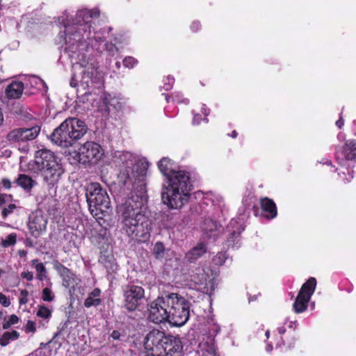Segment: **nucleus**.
I'll return each instance as SVG.
<instances>
[{
  "label": "nucleus",
  "mask_w": 356,
  "mask_h": 356,
  "mask_svg": "<svg viewBox=\"0 0 356 356\" xmlns=\"http://www.w3.org/2000/svg\"><path fill=\"white\" fill-rule=\"evenodd\" d=\"M101 290L98 288L95 289L91 291L87 298L84 301V306L87 308L92 306L97 307L102 302L101 298Z\"/></svg>",
  "instance_id": "393cba45"
},
{
  "label": "nucleus",
  "mask_w": 356,
  "mask_h": 356,
  "mask_svg": "<svg viewBox=\"0 0 356 356\" xmlns=\"http://www.w3.org/2000/svg\"><path fill=\"white\" fill-rule=\"evenodd\" d=\"M138 63V60L131 56L125 57L123 60V65L128 68H133Z\"/></svg>",
  "instance_id": "e433bc0d"
},
{
  "label": "nucleus",
  "mask_w": 356,
  "mask_h": 356,
  "mask_svg": "<svg viewBox=\"0 0 356 356\" xmlns=\"http://www.w3.org/2000/svg\"><path fill=\"white\" fill-rule=\"evenodd\" d=\"M36 316L38 317L42 318L45 321L44 323L41 322L42 326H44L46 323H48L49 319L51 316V311L48 309L47 307L44 305H41L39 307L38 310L36 313Z\"/></svg>",
  "instance_id": "c85d7f7f"
},
{
  "label": "nucleus",
  "mask_w": 356,
  "mask_h": 356,
  "mask_svg": "<svg viewBox=\"0 0 356 356\" xmlns=\"http://www.w3.org/2000/svg\"><path fill=\"white\" fill-rule=\"evenodd\" d=\"M356 157V141L354 140H347L344 145L343 149L337 152V159L346 160H353Z\"/></svg>",
  "instance_id": "a211bd4d"
},
{
  "label": "nucleus",
  "mask_w": 356,
  "mask_h": 356,
  "mask_svg": "<svg viewBox=\"0 0 356 356\" xmlns=\"http://www.w3.org/2000/svg\"><path fill=\"white\" fill-rule=\"evenodd\" d=\"M120 333L117 331V330H114L112 332L111 334V337L114 339V340H119L120 338Z\"/></svg>",
  "instance_id": "49530a36"
},
{
  "label": "nucleus",
  "mask_w": 356,
  "mask_h": 356,
  "mask_svg": "<svg viewBox=\"0 0 356 356\" xmlns=\"http://www.w3.org/2000/svg\"><path fill=\"white\" fill-rule=\"evenodd\" d=\"M40 128L35 126L31 128H18L10 131L7 139L11 143L26 142L35 139L40 133Z\"/></svg>",
  "instance_id": "4468645a"
},
{
  "label": "nucleus",
  "mask_w": 356,
  "mask_h": 356,
  "mask_svg": "<svg viewBox=\"0 0 356 356\" xmlns=\"http://www.w3.org/2000/svg\"><path fill=\"white\" fill-rule=\"evenodd\" d=\"M27 85H29L31 88H40V86L43 88H47L46 83L43 81L42 79L36 76H30L27 79Z\"/></svg>",
  "instance_id": "7c9ffc66"
},
{
  "label": "nucleus",
  "mask_w": 356,
  "mask_h": 356,
  "mask_svg": "<svg viewBox=\"0 0 356 356\" xmlns=\"http://www.w3.org/2000/svg\"><path fill=\"white\" fill-rule=\"evenodd\" d=\"M105 48L110 56H114L118 51V49L112 43H106Z\"/></svg>",
  "instance_id": "4c0bfd02"
},
{
  "label": "nucleus",
  "mask_w": 356,
  "mask_h": 356,
  "mask_svg": "<svg viewBox=\"0 0 356 356\" xmlns=\"http://www.w3.org/2000/svg\"><path fill=\"white\" fill-rule=\"evenodd\" d=\"M32 264L35 266L37 271V277L39 280L43 281L47 278V270L42 263H39L38 259L32 260Z\"/></svg>",
  "instance_id": "cd10ccee"
},
{
  "label": "nucleus",
  "mask_w": 356,
  "mask_h": 356,
  "mask_svg": "<svg viewBox=\"0 0 356 356\" xmlns=\"http://www.w3.org/2000/svg\"><path fill=\"white\" fill-rule=\"evenodd\" d=\"M124 307L135 311L145 297L144 289L139 286H130L124 291Z\"/></svg>",
  "instance_id": "ddd939ff"
},
{
  "label": "nucleus",
  "mask_w": 356,
  "mask_h": 356,
  "mask_svg": "<svg viewBox=\"0 0 356 356\" xmlns=\"http://www.w3.org/2000/svg\"><path fill=\"white\" fill-rule=\"evenodd\" d=\"M0 304H1L3 307H8L10 305V300L3 293H0Z\"/></svg>",
  "instance_id": "79ce46f5"
},
{
  "label": "nucleus",
  "mask_w": 356,
  "mask_h": 356,
  "mask_svg": "<svg viewBox=\"0 0 356 356\" xmlns=\"http://www.w3.org/2000/svg\"><path fill=\"white\" fill-rule=\"evenodd\" d=\"M182 348L179 338L167 336L158 330L150 331L144 341L146 356H173L181 353Z\"/></svg>",
  "instance_id": "20e7f679"
},
{
  "label": "nucleus",
  "mask_w": 356,
  "mask_h": 356,
  "mask_svg": "<svg viewBox=\"0 0 356 356\" xmlns=\"http://www.w3.org/2000/svg\"><path fill=\"white\" fill-rule=\"evenodd\" d=\"M202 111L205 116H207L209 114V110L207 108L206 105L204 104L202 106Z\"/></svg>",
  "instance_id": "3c124183"
},
{
  "label": "nucleus",
  "mask_w": 356,
  "mask_h": 356,
  "mask_svg": "<svg viewBox=\"0 0 356 356\" xmlns=\"http://www.w3.org/2000/svg\"><path fill=\"white\" fill-rule=\"evenodd\" d=\"M232 136L233 138H236V136H237V132H236V131H232Z\"/></svg>",
  "instance_id": "680f3d73"
},
{
  "label": "nucleus",
  "mask_w": 356,
  "mask_h": 356,
  "mask_svg": "<svg viewBox=\"0 0 356 356\" xmlns=\"http://www.w3.org/2000/svg\"><path fill=\"white\" fill-rule=\"evenodd\" d=\"M17 241V234L11 233L2 240L1 244L3 247H9L13 245Z\"/></svg>",
  "instance_id": "72a5a7b5"
},
{
  "label": "nucleus",
  "mask_w": 356,
  "mask_h": 356,
  "mask_svg": "<svg viewBox=\"0 0 356 356\" xmlns=\"http://www.w3.org/2000/svg\"><path fill=\"white\" fill-rule=\"evenodd\" d=\"M21 277L31 281L33 279V273L30 271H24L21 273Z\"/></svg>",
  "instance_id": "37998d69"
},
{
  "label": "nucleus",
  "mask_w": 356,
  "mask_h": 356,
  "mask_svg": "<svg viewBox=\"0 0 356 356\" xmlns=\"http://www.w3.org/2000/svg\"><path fill=\"white\" fill-rule=\"evenodd\" d=\"M260 202L262 210L268 213L266 215V218L273 219L277 216V208L275 202L272 200L268 197H264L261 199Z\"/></svg>",
  "instance_id": "5701e85b"
},
{
  "label": "nucleus",
  "mask_w": 356,
  "mask_h": 356,
  "mask_svg": "<svg viewBox=\"0 0 356 356\" xmlns=\"http://www.w3.org/2000/svg\"><path fill=\"white\" fill-rule=\"evenodd\" d=\"M27 302H28L27 297H22L19 299V304L20 305H24V304L27 303Z\"/></svg>",
  "instance_id": "603ef678"
},
{
  "label": "nucleus",
  "mask_w": 356,
  "mask_h": 356,
  "mask_svg": "<svg viewBox=\"0 0 356 356\" xmlns=\"http://www.w3.org/2000/svg\"><path fill=\"white\" fill-rule=\"evenodd\" d=\"M100 232L102 236H106V233H107V230L104 228H101Z\"/></svg>",
  "instance_id": "bf43d9fd"
},
{
  "label": "nucleus",
  "mask_w": 356,
  "mask_h": 356,
  "mask_svg": "<svg viewBox=\"0 0 356 356\" xmlns=\"http://www.w3.org/2000/svg\"><path fill=\"white\" fill-rule=\"evenodd\" d=\"M86 197L90 213L95 218H102L99 214L108 213L111 208L109 196L99 183L89 184L86 188Z\"/></svg>",
  "instance_id": "0eeeda50"
},
{
  "label": "nucleus",
  "mask_w": 356,
  "mask_h": 356,
  "mask_svg": "<svg viewBox=\"0 0 356 356\" xmlns=\"http://www.w3.org/2000/svg\"><path fill=\"white\" fill-rule=\"evenodd\" d=\"M16 209V206L14 204H9L6 208L2 211V216L3 218H6L9 214L13 212Z\"/></svg>",
  "instance_id": "a19ab883"
},
{
  "label": "nucleus",
  "mask_w": 356,
  "mask_h": 356,
  "mask_svg": "<svg viewBox=\"0 0 356 356\" xmlns=\"http://www.w3.org/2000/svg\"><path fill=\"white\" fill-rule=\"evenodd\" d=\"M316 286V280L314 277H310L303 284L293 305L296 313H302L307 310L308 302L314 294Z\"/></svg>",
  "instance_id": "f8f14e48"
},
{
  "label": "nucleus",
  "mask_w": 356,
  "mask_h": 356,
  "mask_svg": "<svg viewBox=\"0 0 356 356\" xmlns=\"http://www.w3.org/2000/svg\"><path fill=\"white\" fill-rule=\"evenodd\" d=\"M201 116L199 115V114H195L194 116H193V124H195V125H197L200 124V120H201Z\"/></svg>",
  "instance_id": "de8ad7c7"
},
{
  "label": "nucleus",
  "mask_w": 356,
  "mask_h": 356,
  "mask_svg": "<svg viewBox=\"0 0 356 356\" xmlns=\"http://www.w3.org/2000/svg\"><path fill=\"white\" fill-rule=\"evenodd\" d=\"M25 332H32L35 333L36 332L35 323L32 321H28L25 325Z\"/></svg>",
  "instance_id": "58836bf2"
},
{
  "label": "nucleus",
  "mask_w": 356,
  "mask_h": 356,
  "mask_svg": "<svg viewBox=\"0 0 356 356\" xmlns=\"http://www.w3.org/2000/svg\"><path fill=\"white\" fill-rule=\"evenodd\" d=\"M165 99H166V101H167V102H169V98H168V97H167V96H166V97H165Z\"/></svg>",
  "instance_id": "774afa93"
},
{
  "label": "nucleus",
  "mask_w": 356,
  "mask_h": 356,
  "mask_svg": "<svg viewBox=\"0 0 356 356\" xmlns=\"http://www.w3.org/2000/svg\"><path fill=\"white\" fill-rule=\"evenodd\" d=\"M5 198H6L5 195H0V207L6 202Z\"/></svg>",
  "instance_id": "5fc2aeb1"
},
{
  "label": "nucleus",
  "mask_w": 356,
  "mask_h": 356,
  "mask_svg": "<svg viewBox=\"0 0 356 356\" xmlns=\"http://www.w3.org/2000/svg\"><path fill=\"white\" fill-rule=\"evenodd\" d=\"M161 172L166 177L167 181L162 188L163 202L171 209H179L189 197L191 184L188 172L177 170L175 163L164 157L158 163Z\"/></svg>",
  "instance_id": "7ed1b4c3"
},
{
  "label": "nucleus",
  "mask_w": 356,
  "mask_h": 356,
  "mask_svg": "<svg viewBox=\"0 0 356 356\" xmlns=\"http://www.w3.org/2000/svg\"><path fill=\"white\" fill-rule=\"evenodd\" d=\"M227 229L230 232V236L227 240V245L232 248L236 247L240 241V234L244 229L243 223L241 221L232 219L229 222Z\"/></svg>",
  "instance_id": "f3484780"
},
{
  "label": "nucleus",
  "mask_w": 356,
  "mask_h": 356,
  "mask_svg": "<svg viewBox=\"0 0 356 356\" xmlns=\"http://www.w3.org/2000/svg\"><path fill=\"white\" fill-rule=\"evenodd\" d=\"M172 100L177 103H181V102H183L185 104L188 103V100L187 99H184L183 97V95L179 92H175V94H173Z\"/></svg>",
  "instance_id": "ea45409f"
},
{
  "label": "nucleus",
  "mask_w": 356,
  "mask_h": 356,
  "mask_svg": "<svg viewBox=\"0 0 356 356\" xmlns=\"http://www.w3.org/2000/svg\"><path fill=\"white\" fill-rule=\"evenodd\" d=\"M265 335L266 337V338H269L270 337V331L269 330H267L265 333Z\"/></svg>",
  "instance_id": "0e129e2a"
},
{
  "label": "nucleus",
  "mask_w": 356,
  "mask_h": 356,
  "mask_svg": "<svg viewBox=\"0 0 356 356\" xmlns=\"http://www.w3.org/2000/svg\"><path fill=\"white\" fill-rule=\"evenodd\" d=\"M17 185L21 186L26 191H31L32 188L36 184V182L26 175H19L16 179Z\"/></svg>",
  "instance_id": "a878e982"
},
{
  "label": "nucleus",
  "mask_w": 356,
  "mask_h": 356,
  "mask_svg": "<svg viewBox=\"0 0 356 356\" xmlns=\"http://www.w3.org/2000/svg\"><path fill=\"white\" fill-rule=\"evenodd\" d=\"M30 170L41 172L46 181L53 184L63 173L58 158L51 151L42 149L35 154L34 161L29 164Z\"/></svg>",
  "instance_id": "423d86ee"
},
{
  "label": "nucleus",
  "mask_w": 356,
  "mask_h": 356,
  "mask_svg": "<svg viewBox=\"0 0 356 356\" xmlns=\"http://www.w3.org/2000/svg\"><path fill=\"white\" fill-rule=\"evenodd\" d=\"M200 348L202 356H218L213 339L208 338L207 341L201 343Z\"/></svg>",
  "instance_id": "b1692460"
},
{
  "label": "nucleus",
  "mask_w": 356,
  "mask_h": 356,
  "mask_svg": "<svg viewBox=\"0 0 356 356\" xmlns=\"http://www.w3.org/2000/svg\"><path fill=\"white\" fill-rule=\"evenodd\" d=\"M266 350L267 352H270L273 350V346L271 344H268Z\"/></svg>",
  "instance_id": "13d9d810"
},
{
  "label": "nucleus",
  "mask_w": 356,
  "mask_h": 356,
  "mask_svg": "<svg viewBox=\"0 0 356 356\" xmlns=\"http://www.w3.org/2000/svg\"><path fill=\"white\" fill-rule=\"evenodd\" d=\"M168 83H165L164 89L165 90H170L172 88V84L174 83V79L170 76L167 77Z\"/></svg>",
  "instance_id": "c03bdc74"
},
{
  "label": "nucleus",
  "mask_w": 356,
  "mask_h": 356,
  "mask_svg": "<svg viewBox=\"0 0 356 356\" xmlns=\"http://www.w3.org/2000/svg\"><path fill=\"white\" fill-rule=\"evenodd\" d=\"M204 120L207 123L208 122V120H207V118H205L204 119Z\"/></svg>",
  "instance_id": "338daca9"
},
{
  "label": "nucleus",
  "mask_w": 356,
  "mask_h": 356,
  "mask_svg": "<svg viewBox=\"0 0 356 356\" xmlns=\"http://www.w3.org/2000/svg\"><path fill=\"white\" fill-rule=\"evenodd\" d=\"M277 331L280 334H284L286 332V329L283 326H281L277 327Z\"/></svg>",
  "instance_id": "864d4df0"
},
{
  "label": "nucleus",
  "mask_w": 356,
  "mask_h": 356,
  "mask_svg": "<svg viewBox=\"0 0 356 356\" xmlns=\"http://www.w3.org/2000/svg\"><path fill=\"white\" fill-rule=\"evenodd\" d=\"M338 175L344 184L349 183L353 178V171L343 166L338 169Z\"/></svg>",
  "instance_id": "c756f323"
},
{
  "label": "nucleus",
  "mask_w": 356,
  "mask_h": 356,
  "mask_svg": "<svg viewBox=\"0 0 356 356\" xmlns=\"http://www.w3.org/2000/svg\"><path fill=\"white\" fill-rule=\"evenodd\" d=\"M219 226L217 222L211 219H207L202 225V230L208 238L215 241L218 236Z\"/></svg>",
  "instance_id": "412c9836"
},
{
  "label": "nucleus",
  "mask_w": 356,
  "mask_h": 356,
  "mask_svg": "<svg viewBox=\"0 0 356 356\" xmlns=\"http://www.w3.org/2000/svg\"><path fill=\"white\" fill-rule=\"evenodd\" d=\"M42 298L44 301L51 302L54 299V295L49 288H44L42 290Z\"/></svg>",
  "instance_id": "c9c22d12"
},
{
  "label": "nucleus",
  "mask_w": 356,
  "mask_h": 356,
  "mask_svg": "<svg viewBox=\"0 0 356 356\" xmlns=\"http://www.w3.org/2000/svg\"><path fill=\"white\" fill-rule=\"evenodd\" d=\"M200 28V23L198 22H193L191 24V29L193 31H197Z\"/></svg>",
  "instance_id": "09e8293b"
},
{
  "label": "nucleus",
  "mask_w": 356,
  "mask_h": 356,
  "mask_svg": "<svg viewBox=\"0 0 356 356\" xmlns=\"http://www.w3.org/2000/svg\"><path fill=\"white\" fill-rule=\"evenodd\" d=\"M19 319L17 316L15 314L10 315L7 320H5L3 323V328L4 330L8 329L10 326L17 324L19 322Z\"/></svg>",
  "instance_id": "f704fd0d"
},
{
  "label": "nucleus",
  "mask_w": 356,
  "mask_h": 356,
  "mask_svg": "<svg viewBox=\"0 0 356 356\" xmlns=\"http://www.w3.org/2000/svg\"><path fill=\"white\" fill-rule=\"evenodd\" d=\"M100 12L97 8H84L79 10L74 18L64 19V31L59 33V42L65 44V51L71 58L74 74L70 81L72 87L79 81L84 88L92 87L101 82L102 76L97 65L91 62V51H100L104 40L102 36L91 31V21L97 18Z\"/></svg>",
  "instance_id": "f257e3e1"
},
{
  "label": "nucleus",
  "mask_w": 356,
  "mask_h": 356,
  "mask_svg": "<svg viewBox=\"0 0 356 356\" xmlns=\"http://www.w3.org/2000/svg\"><path fill=\"white\" fill-rule=\"evenodd\" d=\"M47 200H48V201H51V202H56V200L53 197H47Z\"/></svg>",
  "instance_id": "e2e57ef3"
},
{
  "label": "nucleus",
  "mask_w": 356,
  "mask_h": 356,
  "mask_svg": "<svg viewBox=\"0 0 356 356\" xmlns=\"http://www.w3.org/2000/svg\"><path fill=\"white\" fill-rule=\"evenodd\" d=\"M207 251V245L204 242H200L186 254L185 259L190 263L195 262L204 255Z\"/></svg>",
  "instance_id": "6ab92c4d"
},
{
  "label": "nucleus",
  "mask_w": 356,
  "mask_h": 356,
  "mask_svg": "<svg viewBox=\"0 0 356 356\" xmlns=\"http://www.w3.org/2000/svg\"><path fill=\"white\" fill-rule=\"evenodd\" d=\"M296 324H297L296 321H289V327H296Z\"/></svg>",
  "instance_id": "4d7b16f0"
},
{
  "label": "nucleus",
  "mask_w": 356,
  "mask_h": 356,
  "mask_svg": "<svg viewBox=\"0 0 356 356\" xmlns=\"http://www.w3.org/2000/svg\"><path fill=\"white\" fill-rule=\"evenodd\" d=\"M289 318H286V319H285V321H284V323L286 324V323H287V322H289Z\"/></svg>",
  "instance_id": "69168bd1"
},
{
  "label": "nucleus",
  "mask_w": 356,
  "mask_h": 356,
  "mask_svg": "<svg viewBox=\"0 0 356 356\" xmlns=\"http://www.w3.org/2000/svg\"><path fill=\"white\" fill-rule=\"evenodd\" d=\"M2 184L3 187L6 189H9L11 188V181L8 179H2Z\"/></svg>",
  "instance_id": "a18cd8bd"
},
{
  "label": "nucleus",
  "mask_w": 356,
  "mask_h": 356,
  "mask_svg": "<svg viewBox=\"0 0 356 356\" xmlns=\"http://www.w3.org/2000/svg\"><path fill=\"white\" fill-rule=\"evenodd\" d=\"M228 259V256L226 252H218L213 259L212 263L217 266L223 265Z\"/></svg>",
  "instance_id": "2f4dec72"
},
{
  "label": "nucleus",
  "mask_w": 356,
  "mask_h": 356,
  "mask_svg": "<svg viewBox=\"0 0 356 356\" xmlns=\"http://www.w3.org/2000/svg\"><path fill=\"white\" fill-rule=\"evenodd\" d=\"M29 219L28 227L33 236L37 237L45 231L47 219L41 211L33 212Z\"/></svg>",
  "instance_id": "2eb2a0df"
},
{
  "label": "nucleus",
  "mask_w": 356,
  "mask_h": 356,
  "mask_svg": "<svg viewBox=\"0 0 356 356\" xmlns=\"http://www.w3.org/2000/svg\"><path fill=\"white\" fill-rule=\"evenodd\" d=\"M86 132L87 127L84 122L76 118H70L54 129L51 138L57 145L68 147L82 138Z\"/></svg>",
  "instance_id": "39448f33"
},
{
  "label": "nucleus",
  "mask_w": 356,
  "mask_h": 356,
  "mask_svg": "<svg viewBox=\"0 0 356 356\" xmlns=\"http://www.w3.org/2000/svg\"><path fill=\"white\" fill-rule=\"evenodd\" d=\"M54 268L57 270L63 280V285L68 287L74 282V275L70 270L61 264L56 262L54 264Z\"/></svg>",
  "instance_id": "aec40b11"
},
{
  "label": "nucleus",
  "mask_w": 356,
  "mask_h": 356,
  "mask_svg": "<svg viewBox=\"0 0 356 356\" xmlns=\"http://www.w3.org/2000/svg\"><path fill=\"white\" fill-rule=\"evenodd\" d=\"M115 162L119 168V182L127 188L138 184L140 190L131 193L119 207L122 231L130 238L145 242L149 239L152 221L146 215L147 196L145 179L147 175L148 163L137 160L129 152H118Z\"/></svg>",
  "instance_id": "f03ea898"
},
{
  "label": "nucleus",
  "mask_w": 356,
  "mask_h": 356,
  "mask_svg": "<svg viewBox=\"0 0 356 356\" xmlns=\"http://www.w3.org/2000/svg\"><path fill=\"white\" fill-rule=\"evenodd\" d=\"M19 337V333L15 330L4 332L0 338V344L1 346H7L10 341H15Z\"/></svg>",
  "instance_id": "bb28decb"
},
{
  "label": "nucleus",
  "mask_w": 356,
  "mask_h": 356,
  "mask_svg": "<svg viewBox=\"0 0 356 356\" xmlns=\"http://www.w3.org/2000/svg\"><path fill=\"white\" fill-rule=\"evenodd\" d=\"M171 296L172 293L164 294L151 302L149 308V318L151 321L154 323L167 322L170 304L173 305Z\"/></svg>",
  "instance_id": "9b49d317"
},
{
  "label": "nucleus",
  "mask_w": 356,
  "mask_h": 356,
  "mask_svg": "<svg viewBox=\"0 0 356 356\" xmlns=\"http://www.w3.org/2000/svg\"><path fill=\"white\" fill-rule=\"evenodd\" d=\"M218 275L216 270L210 268L198 267L191 275V281L198 290L204 293L210 294L214 290L215 280Z\"/></svg>",
  "instance_id": "1a4fd4ad"
},
{
  "label": "nucleus",
  "mask_w": 356,
  "mask_h": 356,
  "mask_svg": "<svg viewBox=\"0 0 356 356\" xmlns=\"http://www.w3.org/2000/svg\"><path fill=\"white\" fill-rule=\"evenodd\" d=\"M104 151L102 146L93 141H87L82 144L76 152L79 163L86 165H95L103 157Z\"/></svg>",
  "instance_id": "9d476101"
},
{
  "label": "nucleus",
  "mask_w": 356,
  "mask_h": 356,
  "mask_svg": "<svg viewBox=\"0 0 356 356\" xmlns=\"http://www.w3.org/2000/svg\"><path fill=\"white\" fill-rule=\"evenodd\" d=\"M344 124V122L343 120L340 118L339 120H338L337 122H336V125L339 128L341 129Z\"/></svg>",
  "instance_id": "8fccbe9b"
},
{
  "label": "nucleus",
  "mask_w": 356,
  "mask_h": 356,
  "mask_svg": "<svg viewBox=\"0 0 356 356\" xmlns=\"http://www.w3.org/2000/svg\"><path fill=\"white\" fill-rule=\"evenodd\" d=\"M24 90V83L21 81H13L8 86L6 90L8 98L17 99L20 97Z\"/></svg>",
  "instance_id": "4be33fe9"
},
{
  "label": "nucleus",
  "mask_w": 356,
  "mask_h": 356,
  "mask_svg": "<svg viewBox=\"0 0 356 356\" xmlns=\"http://www.w3.org/2000/svg\"><path fill=\"white\" fill-rule=\"evenodd\" d=\"M171 300L173 305L170 304L167 322L173 326H182L189 318V302L175 293H172Z\"/></svg>",
  "instance_id": "6e6552de"
},
{
  "label": "nucleus",
  "mask_w": 356,
  "mask_h": 356,
  "mask_svg": "<svg viewBox=\"0 0 356 356\" xmlns=\"http://www.w3.org/2000/svg\"><path fill=\"white\" fill-rule=\"evenodd\" d=\"M115 66H116V68L119 70L120 68V67H121L120 62H119V61L116 62L115 63Z\"/></svg>",
  "instance_id": "052dcab7"
},
{
  "label": "nucleus",
  "mask_w": 356,
  "mask_h": 356,
  "mask_svg": "<svg viewBox=\"0 0 356 356\" xmlns=\"http://www.w3.org/2000/svg\"><path fill=\"white\" fill-rule=\"evenodd\" d=\"M20 293L22 297H27L29 295V292L26 290H22Z\"/></svg>",
  "instance_id": "6e6d98bb"
},
{
  "label": "nucleus",
  "mask_w": 356,
  "mask_h": 356,
  "mask_svg": "<svg viewBox=\"0 0 356 356\" xmlns=\"http://www.w3.org/2000/svg\"><path fill=\"white\" fill-rule=\"evenodd\" d=\"M99 101L102 102V105L97 102L93 106L97 107L99 111L105 115L109 113L111 107L117 111H121L124 107V102L123 101L108 94H104L101 96Z\"/></svg>",
  "instance_id": "dca6fc26"
},
{
  "label": "nucleus",
  "mask_w": 356,
  "mask_h": 356,
  "mask_svg": "<svg viewBox=\"0 0 356 356\" xmlns=\"http://www.w3.org/2000/svg\"><path fill=\"white\" fill-rule=\"evenodd\" d=\"M154 254L156 259H162L165 254V248L162 243L156 242L154 246Z\"/></svg>",
  "instance_id": "473e14b6"
}]
</instances>
